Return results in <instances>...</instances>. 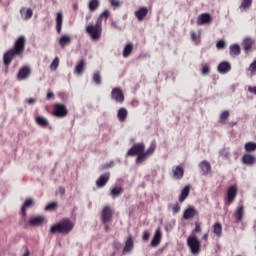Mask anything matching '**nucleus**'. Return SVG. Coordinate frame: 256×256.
<instances>
[{
	"instance_id": "nucleus-1",
	"label": "nucleus",
	"mask_w": 256,
	"mask_h": 256,
	"mask_svg": "<svg viewBox=\"0 0 256 256\" xmlns=\"http://www.w3.org/2000/svg\"><path fill=\"white\" fill-rule=\"evenodd\" d=\"M27 45V39L25 36H19L15 42L12 49L7 50L3 54V65L7 68L15 57H23V53H25V47Z\"/></svg>"
},
{
	"instance_id": "nucleus-2",
	"label": "nucleus",
	"mask_w": 256,
	"mask_h": 256,
	"mask_svg": "<svg viewBox=\"0 0 256 256\" xmlns=\"http://www.w3.org/2000/svg\"><path fill=\"white\" fill-rule=\"evenodd\" d=\"M75 224L68 218L63 219L62 221L52 225L50 227V233L55 235L56 233H61L62 235H69L73 231Z\"/></svg>"
},
{
	"instance_id": "nucleus-3",
	"label": "nucleus",
	"mask_w": 256,
	"mask_h": 256,
	"mask_svg": "<svg viewBox=\"0 0 256 256\" xmlns=\"http://www.w3.org/2000/svg\"><path fill=\"white\" fill-rule=\"evenodd\" d=\"M86 32L90 35L92 41H99L101 33H103V24L96 22L95 25L90 24L86 27Z\"/></svg>"
},
{
	"instance_id": "nucleus-4",
	"label": "nucleus",
	"mask_w": 256,
	"mask_h": 256,
	"mask_svg": "<svg viewBox=\"0 0 256 256\" xmlns=\"http://www.w3.org/2000/svg\"><path fill=\"white\" fill-rule=\"evenodd\" d=\"M187 245L192 255H199V253H201V241H199V238H197V236H189L187 238Z\"/></svg>"
},
{
	"instance_id": "nucleus-5",
	"label": "nucleus",
	"mask_w": 256,
	"mask_h": 256,
	"mask_svg": "<svg viewBox=\"0 0 256 256\" xmlns=\"http://www.w3.org/2000/svg\"><path fill=\"white\" fill-rule=\"evenodd\" d=\"M53 115L58 119H63L66 115H69V110H67L65 104L56 103L53 106Z\"/></svg>"
},
{
	"instance_id": "nucleus-6",
	"label": "nucleus",
	"mask_w": 256,
	"mask_h": 256,
	"mask_svg": "<svg viewBox=\"0 0 256 256\" xmlns=\"http://www.w3.org/2000/svg\"><path fill=\"white\" fill-rule=\"evenodd\" d=\"M145 144L144 143H137L134 144L127 152V157H141L144 154Z\"/></svg>"
},
{
	"instance_id": "nucleus-7",
	"label": "nucleus",
	"mask_w": 256,
	"mask_h": 256,
	"mask_svg": "<svg viewBox=\"0 0 256 256\" xmlns=\"http://www.w3.org/2000/svg\"><path fill=\"white\" fill-rule=\"evenodd\" d=\"M238 189L236 185H232L227 190V195L224 200L225 205H232L237 197Z\"/></svg>"
},
{
	"instance_id": "nucleus-8",
	"label": "nucleus",
	"mask_w": 256,
	"mask_h": 256,
	"mask_svg": "<svg viewBox=\"0 0 256 256\" xmlns=\"http://www.w3.org/2000/svg\"><path fill=\"white\" fill-rule=\"evenodd\" d=\"M111 99L116 103H123L125 101V94H123V90L119 87H115L111 91Z\"/></svg>"
},
{
	"instance_id": "nucleus-9",
	"label": "nucleus",
	"mask_w": 256,
	"mask_h": 256,
	"mask_svg": "<svg viewBox=\"0 0 256 256\" xmlns=\"http://www.w3.org/2000/svg\"><path fill=\"white\" fill-rule=\"evenodd\" d=\"M156 147L157 146L155 145V143H151L149 148L146 151L144 150V154L136 158V163H143V161H145L147 157H151V155L155 153Z\"/></svg>"
},
{
	"instance_id": "nucleus-10",
	"label": "nucleus",
	"mask_w": 256,
	"mask_h": 256,
	"mask_svg": "<svg viewBox=\"0 0 256 256\" xmlns=\"http://www.w3.org/2000/svg\"><path fill=\"white\" fill-rule=\"evenodd\" d=\"M30 76H31V67L23 66L20 68L17 74V79L18 81H25V79H29Z\"/></svg>"
},
{
	"instance_id": "nucleus-11",
	"label": "nucleus",
	"mask_w": 256,
	"mask_h": 256,
	"mask_svg": "<svg viewBox=\"0 0 256 256\" xmlns=\"http://www.w3.org/2000/svg\"><path fill=\"white\" fill-rule=\"evenodd\" d=\"M102 223L104 225H107V223H109V221H111V219H113V210L111 209V207L106 206L103 208L102 210Z\"/></svg>"
},
{
	"instance_id": "nucleus-12",
	"label": "nucleus",
	"mask_w": 256,
	"mask_h": 256,
	"mask_svg": "<svg viewBox=\"0 0 256 256\" xmlns=\"http://www.w3.org/2000/svg\"><path fill=\"white\" fill-rule=\"evenodd\" d=\"M213 18L209 13H203L198 16L197 25H211Z\"/></svg>"
},
{
	"instance_id": "nucleus-13",
	"label": "nucleus",
	"mask_w": 256,
	"mask_h": 256,
	"mask_svg": "<svg viewBox=\"0 0 256 256\" xmlns=\"http://www.w3.org/2000/svg\"><path fill=\"white\" fill-rule=\"evenodd\" d=\"M111 178V173H105L102 174L96 181V187H98V189H103V187H105V185H107V183H109V179Z\"/></svg>"
},
{
	"instance_id": "nucleus-14",
	"label": "nucleus",
	"mask_w": 256,
	"mask_h": 256,
	"mask_svg": "<svg viewBox=\"0 0 256 256\" xmlns=\"http://www.w3.org/2000/svg\"><path fill=\"white\" fill-rule=\"evenodd\" d=\"M31 207H35V200H33V198H28L21 207L22 217H27V209H31Z\"/></svg>"
},
{
	"instance_id": "nucleus-15",
	"label": "nucleus",
	"mask_w": 256,
	"mask_h": 256,
	"mask_svg": "<svg viewBox=\"0 0 256 256\" xmlns=\"http://www.w3.org/2000/svg\"><path fill=\"white\" fill-rule=\"evenodd\" d=\"M149 14V9L145 6L140 7L137 11L134 12V15L138 21H143Z\"/></svg>"
},
{
	"instance_id": "nucleus-16",
	"label": "nucleus",
	"mask_w": 256,
	"mask_h": 256,
	"mask_svg": "<svg viewBox=\"0 0 256 256\" xmlns=\"http://www.w3.org/2000/svg\"><path fill=\"white\" fill-rule=\"evenodd\" d=\"M242 45L245 53H251L253 51V45H255V40H253V38H245Z\"/></svg>"
},
{
	"instance_id": "nucleus-17",
	"label": "nucleus",
	"mask_w": 256,
	"mask_h": 256,
	"mask_svg": "<svg viewBox=\"0 0 256 256\" xmlns=\"http://www.w3.org/2000/svg\"><path fill=\"white\" fill-rule=\"evenodd\" d=\"M45 223L44 216H35L29 219L30 227H39V225H43Z\"/></svg>"
},
{
	"instance_id": "nucleus-18",
	"label": "nucleus",
	"mask_w": 256,
	"mask_h": 256,
	"mask_svg": "<svg viewBox=\"0 0 256 256\" xmlns=\"http://www.w3.org/2000/svg\"><path fill=\"white\" fill-rule=\"evenodd\" d=\"M199 167L202 171V175H209L211 173V163L207 160H203L199 163Z\"/></svg>"
},
{
	"instance_id": "nucleus-19",
	"label": "nucleus",
	"mask_w": 256,
	"mask_h": 256,
	"mask_svg": "<svg viewBox=\"0 0 256 256\" xmlns=\"http://www.w3.org/2000/svg\"><path fill=\"white\" fill-rule=\"evenodd\" d=\"M86 67L87 64H85V60H80L74 68V73H76V75H83V73H85Z\"/></svg>"
},
{
	"instance_id": "nucleus-20",
	"label": "nucleus",
	"mask_w": 256,
	"mask_h": 256,
	"mask_svg": "<svg viewBox=\"0 0 256 256\" xmlns=\"http://www.w3.org/2000/svg\"><path fill=\"white\" fill-rule=\"evenodd\" d=\"M125 189L121 186H115L110 190V196L112 199H117V197H121L123 195Z\"/></svg>"
},
{
	"instance_id": "nucleus-21",
	"label": "nucleus",
	"mask_w": 256,
	"mask_h": 256,
	"mask_svg": "<svg viewBox=\"0 0 256 256\" xmlns=\"http://www.w3.org/2000/svg\"><path fill=\"white\" fill-rule=\"evenodd\" d=\"M161 239H163V233H161V229H157L155 235L151 241L152 247H157L159 243H161Z\"/></svg>"
},
{
	"instance_id": "nucleus-22",
	"label": "nucleus",
	"mask_w": 256,
	"mask_h": 256,
	"mask_svg": "<svg viewBox=\"0 0 256 256\" xmlns=\"http://www.w3.org/2000/svg\"><path fill=\"white\" fill-rule=\"evenodd\" d=\"M195 215H198L195 207H189L186 209V211H184L183 219H185L187 221L189 219H193V217H195Z\"/></svg>"
},
{
	"instance_id": "nucleus-23",
	"label": "nucleus",
	"mask_w": 256,
	"mask_h": 256,
	"mask_svg": "<svg viewBox=\"0 0 256 256\" xmlns=\"http://www.w3.org/2000/svg\"><path fill=\"white\" fill-rule=\"evenodd\" d=\"M185 175V170L181 166H176L175 169H173V177L174 179H177L178 181L183 179V176Z\"/></svg>"
},
{
	"instance_id": "nucleus-24",
	"label": "nucleus",
	"mask_w": 256,
	"mask_h": 256,
	"mask_svg": "<svg viewBox=\"0 0 256 256\" xmlns=\"http://www.w3.org/2000/svg\"><path fill=\"white\" fill-rule=\"evenodd\" d=\"M63 28V12H58L56 14V31L61 34V29Z\"/></svg>"
},
{
	"instance_id": "nucleus-25",
	"label": "nucleus",
	"mask_w": 256,
	"mask_h": 256,
	"mask_svg": "<svg viewBox=\"0 0 256 256\" xmlns=\"http://www.w3.org/2000/svg\"><path fill=\"white\" fill-rule=\"evenodd\" d=\"M230 69H231V64L229 62H221L218 65V71L222 73V75H225V73H229Z\"/></svg>"
},
{
	"instance_id": "nucleus-26",
	"label": "nucleus",
	"mask_w": 256,
	"mask_h": 256,
	"mask_svg": "<svg viewBox=\"0 0 256 256\" xmlns=\"http://www.w3.org/2000/svg\"><path fill=\"white\" fill-rule=\"evenodd\" d=\"M128 115L129 112L125 108H120L117 113V118L120 121V123H125V120L127 119Z\"/></svg>"
},
{
	"instance_id": "nucleus-27",
	"label": "nucleus",
	"mask_w": 256,
	"mask_h": 256,
	"mask_svg": "<svg viewBox=\"0 0 256 256\" xmlns=\"http://www.w3.org/2000/svg\"><path fill=\"white\" fill-rule=\"evenodd\" d=\"M133 251V236H129L126 240L123 253H131Z\"/></svg>"
},
{
	"instance_id": "nucleus-28",
	"label": "nucleus",
	"mask_w": 256,
	"mask_h": 256,
	"mask_svg": "<svg viewBox=\"0 0 256 256\" xmlns=\"http://www.w3.org/2000/svg\"><path fill=\"white\" fill-rule=\"evenodd\" d=\"M229 51H230L231 57H237L241 55V47L239 46V44L231 45L229 48Z\"/></svg>"
},
{
	"instance_id": "nucleus-29",
	"label": "nucleus",
	"mask_w": 256,
	"mask_h": 256,
	"mask_svg": "<svg viewBox=\"0 0 256 256\" xmlns=\"http://www.w3.org/2000/svg\"><path fill=\"white\" fill-rule=\"evenodd\" d=\"M242 163H244V165H255V156L251 154H244L242 157Z\"/></svg>"
},
{
	"instance_id": "nucleus-30",
	"label": "nucleus",
	"mask_w": 256,
	"mask_h": 256,
	"mask_svg": "<svg viewBox=\"0 0 256 256\" xmlns=\"http://www.w3.org/2000/svg\"><path fill=\"white\" fill-rule=\"evenodd\" d=\"M191 191V186H185L179 196V202L183 203V201H185V199H187L189 197V193Z\"/></svg>"
},
{
	"instance_id": "nucleus-31",
	"label": "nucleus",
	"mask_w": 256,
	"mask_h": 256,
	"mask_svg": "<svg viewBox=\"0 0 256 256\" xmlns=\"http://www.w3.org/2000/svg\"><path fill=\"white\" fill-rule=\"evenodd\" d=\"M213 234L216 235V237H221L222 233H223V226L221 225V223L216 222L213 226Z\"/></svg>"
},
{
	"instance_id": "nucleus-32",
	"label": "nucleus",
	"mask_w": 256,
	"mask_h": 256,
	"mask_svg": "<svg viewBox=\"0 0 256 256\" xmlns=\"http://www.w3.org/2000/svg\"><path fill=\"white\" fill-rule=\"evenodd\" d=\"M36 123L40 127H44V128L49 127V120H47V118H45L43 116H37L36 117Z\"/></svg>"
},
{
	"instance_id": "nucleus-33",
	"label": "nucleus",
	"mask_w": 256,
	"mask_h": 256,
	"mask_svg": "<svg viewBox=\"0 0 256 256\" xmlns=\"http://www.w3.org/2000/svg\"><path fill=\"white\" fill-rule=\"evenodd\" d=\"M110 15H111V13L108 10H105L102 14L99 15L96 22L100 23V25H103V19H104V21H107V19H109Z\"/></svg>"
},
{
	"instance_id": "nucleus-34",
	"label": "nucleus",
	"mask_w": 256,
	"mask_h": 256,
	"mask_svg": "<svg viewBox=\"0 0 256 256\" xmlns=\"http://www.w3.org/2000/svg\"><path fill=\"white\" fill-rule=\"evenodd\" d=\"M231 114L229 113V110H225L220 114L219 117V123H221V125H225L227 123V119H229V116Z\"/></svg>"
},
{
	"instance_id": "nucleus-35",
	"label": "nucleus",
	"mask_w": 256,
	"mask_h": 256,
	"mask_svg": "<svg viewBox=\"0 0 256 256\" xmlns=\"http://www.w3.org/2000/svg\"><path fill=\"white\" fill-rule=\"evenodd\" d=\"M131 53H133V43H128L124 47L123 57L127 58V57H129V55H131Z\"/></svg>"
},
{
	"instance_id": "nucleus-36",
	"label": "nucleus",
	"mask_w": 256,
	"mask_h": 256,
	"mask_svg": "<svg viewBox=\"0 0 256 256\" xmlns=\"http://www.w3.org/2000/svg\"><path fill=\"white\" fill-rule=\"evenodd\" d=\"M69 43H71V37H69L68 35L61 36L59 40L60 47H65V45H69Z\"/></svg>"
},
{
	"instance_id": "nucleus-37",
	"label": "nucleus",
	"mask_w": 256,
	"mask_h": 256,
	"mask_svg": "<svg viewBox=\"0 0 256 256\" xmlns=\"http://www.w3.org/2000/svg\"><path fill=\"white\" fill-rule=\"evenodd\" d=\"M243 213H244V207L243 205H241L238 207L237 211L235 212L236 221H243Z\"/></svg>"
},
{
	"instance_id": "nucleus-38",
	"label": "nucleus",
	"mask_w": 256,
	"mask_h": 256,
	"mask_svg": "<svg viewBox=\"0 0 256 256\" xmlns=\"http://www.w3.org/2000/svg\"><path fill=\"white\" fill-rule=\"evenodd\" d=\"M92 81H93V83H95V85H101L102 80H101V72L100 71L94 72V74L92 76Z\"/></svg>"
},
{
	"instance_id": "nucleus-39",
	"label": "nucleus",
	"mask_w": 256,
	"mask_h": 256,
	"mask_svg": "<svg viewBox=\"0 0 256 256\" xmlns=\"http://www.w3.org/2000/svg\"><path fill=\"white\" fill-rule=\"evenodd\" d=\"M244 148L247 153H252L253 151H256V143L248 142L244 145Z\"/></svg>"
},
{
	"instance_id": "nucleus-40",
	"label": "nucleus",
	"mask_w": 256,
	"mask_h": 256,
	"mask_svg": "<svg viewBox=\"0 0 256 256\" xmlns=\"http://www.w3.org/2000/svg\"><path fill=\"white\" fill-rule=\"evenodd\" d=\"M220 156L226 160H229L231 159V152H229V149L224 148L220 151Z\"/></svg>"
},
{
	"instance_id": "nucleus-41",
	"label": "nucleus",
	"mask_w": 256,
	"mask_h": 256,
	"mask_svg": "<svg viewBox=\"0 0 256 256\" xmlns=\"http://www.w3.org/2000/svg\"><path fill=\"white\" fill-rule=\"evenodd\" d=\"M89 9L90 11H97V9H99V1H90Z\"/></svg>"
},
{
	"instance_id": "nucleus-42",
	"label": "nucleus",
	"mask_w": 256,
	"mask_h": 256,
	"mask_svg": "<svg viewBox=\"0 0 256 256\" xmlns=\"http://www.w3.org/2000/svg\"><path fill=\"white\" fill-rule=\"evenodd\" d=\"M57 67H59V57H56L50 64V69L52 71H57Z\"/></svg>"
},
{
	"instance_id": "nucleus-43",
	"label": "nucleus",
	"mask_w": 256,
	"mask_h": 256,
	"mask_svg": "<svg viewBox=\"0 0 256 256\" xmlns=\"http://www.w3.org/2000/svg\"><path fill=\"white\" fill-rule=\"evenodd\" d=\"M201 73L202 75H209V73H211V68L209 67V65L205 64L202 67Z\"/></svg>"
},
{
	"instance_id": "nucleus-44",
	"label": "nucleus",
	"mask_w": 256,
	"mask_h": 256,
	"mask_svg": "<svg viewBox=\"0 0 256 256\" xmlns=\"http://www.w3.org/2000/svg\"><path fill=\"white\" fill-rule=\"evenodd\" d=\"M54 209H57V202H51L45 208L46 211H54Z\"/></svg>"
},
{
	"instance_id": "nucleus-45",
	"label": "nucleus",
	"mask_w": 256,
	"mask_h": 256,
	"mask_svg": "<svg viewBox=\"0 0 256 256\" xmlns=\"http://www.w3.org/2000/svg\"><path fill=\"white\" fill-rule=\"evenodd\" d=\"M201 224L199 222H195V229L192 231V235H197V233H201Z\"/></svg>"
},
{
	"instance_id": "nucleus-46",
	"label": "nucleus",
	"mask_w": 256,
	"mask_h": 256,
	"mask_svg": "<svg viewBox=\"0 0 256 256\" xmlns=\"http://www.w3.org/2000/svg\"><path fill=\"white\" fill-rule=\"evenodd\" d=\"M249 7H251V1H243L240 5V9H242V11H245V9H249Z\"/></svg>"
},
{
	"instance_id": "nucleus-47",
	"label": "nucleus",
	"mask_w": 256,
	"mask_h": 256,
	"mask_svg": "<svg viewBox=\"0 0 256 256\" xmlns=\"http://www.w3.org/2000/svg\"><path fill=\"white\" fill-rule=\"evenodd\" d=\"M33 17V10L31 8H28L25 12L24 19H31Z\"/></svg>"
},
{
	"instance_id": "nucleus-48",
	"label": "nucleus",
	"mask_w": 256,
	"mask_h": 256,
	"mask_svg": "<svg viewBox=\"0 0 256 256\" xmlns=\"http://www.w3.org/2000/svg\"><path fill=\"white\" fill-rule=\"evenodd\" d=\"M216 47H217V49H225V47H226L225 41L219 40V41L216 43Z\"/></svg>"
},
{
	"instance_id": "nucleus-49",
	"label": "nucleus",
	"mask_w": 256,
	"mask_h": 256,
	"mask_svg": "<svg viewBox=\"0 0 256 256\" xmlns=\"http://www.w3.org/2000/svg\"><path fill=\"white\" fill-rule=\"evenodd\" d=\"M149 237H151V233H149V231H144L142 236L143 241H149Z\"/></svg>"
},
{
	"instance_id": "nucleus-50",
	"label": "nucleus",
	"mask_w": 256,
	"mask_h": 256,
	"mask_svg": "<svg viewBox=\"0 0 256 256\" xmlns=\"http://www.w3.org/2000/svg\"><path fill=\"white\" fill-rule=\"evenodd\" d=\"M248 69H249V71H251V73H255V71H256V60L250 64Z\"/></svg>"
},
{
	"instance_id": "nucleus-51",
	"label": "nucleus",
	"mask_w": 256,
	"mask_h": 256,
	"mask_svg": "<svg viewBox=\"0 0 256 256\" xmlns=\"http://www.w3.org/2000/svg\"><path fill=\"white\" fill-rule=\"evenodd\" d=\"M172 211L174 214L179 213V211H181V206H179V204L174 205Z\"/></svg>"
},
{
	"instance_id": "nucleus-52",
	"label": "nucleus",
	"mask_w": 256,
	"mask_h": 256,
	"mask_svg": "<svg viewBox=\"0 0 256 256\" xmlns=\"http://www.w3.org/2000/svg\"><path fill=\"white\" fill-rule=\"evenodd\" d=\"M111 7H113V9H117V7H121V2H119V1H112L111 2Z\"/></svg>"
},
{
	"instance_id": "nucleus-53",
	"label": "nucleus",
	"mask_w": 256,
	"mask_h": 256,
	"mask_svg": "<svg viewBox=\"0 0 256 256\" xmlns=\"http://www.w3.org/2000/svg\"><path fill=\"white\" fill-rule=\"evenodd\" d=\"M112 247L116 249V251H119V249H121V244L117 241H114Z\"/></svg>"
},
{
	"instance_id": "nucleus-54",
	"label": "nucleus",
	"mask_w": 256,
	"mask_h": 256,
	"mask_svg": "<svg viewBox=\"0 0 256 256\" xmlns=\"http://www.w3.org/2000/svg\"><path fill=\"white\" fill-rule=\"evenodd\" d=\"M248 91L249 93H253V95H256V86H249Z\"/></svg>"
},
{
	"instance_id": "nucleus-55",
	"label": "nucleus",
	"mask_w": 256,
	"mask_h": 256,
	"mask_svg": "<svg viewBox=\"0 0 256 256\" xmlns=\"http://www.w3.org/2000/svg\"><path fill=\"white\" fill-rule=\"evenodd\" d=\"M55 98V94L53 92H48L47 93V96H46V99H54Z\"/></svg>"
},
{
	"instance_id": "nucleus-56",
	"label": "nucleus",
	"mask_w": 256,
	"mask_h": 256,
	"mask_svg": "<svg viewBox=\"0 0 256 256\" xmlns=\"http://www.w3.org/2000/svg\"><path fill=\"white\" fill-rule=\"evenodd\" d=\"M191 39H192V41H197V39H198L197 33L192 32L191 33Z\"/></svg>"
},
{
	"instance_id": "nucleus-57",
	"label": "nucleus",
	"mask_w": 256,
	"mask_h": 256,
	"mask_svg": "<svg viewBox=\"0 0 256 256\" xmlns=\"http://www.w3.org/2000/svg\"><path fill=\"white\" fill-rule=\"evenodd\" d=\"M35 98H30V99H28V100H26V103L28 104V105H33V103H35Z\"/></svg>"
},
{
	"instance_id": "nucleus-58",
	"label": "nucleus",
	"mask_w": 256,
	"mask_h": 256,
	"mask_svg": "<svg viewBox=\"0 0 256 256\" xmlns=\"http://www.w3.org/2000/svg\"><path fill=\"white\" fill-rule=\"evenodd\" d=\"M202 239H203V241H208V239H209V234H208V233L204 234V235L202 236Z\"/></svg>"
},
{
	"instance_id": "nucleus-59",
	"label": "nucleus",
	"mask_w": 256,
	"mask_h": 256,
	"mask_svg": "<svg viewBox=\"0 0 256 256\" xmlns=\"http://www.w3.org/2000/svg\"><path fill=\"white\" fill-rule=\"evenodd\" d=\"M59 192H60V195H65V188L60 187Z\"/></svg>"
},
{
	"instance_id": "nucleus-60",
	"label": "nucleus",
	"mask_w": 256,
	"mask_h": 256,
	"mask_svg": "<svg viewBox=\"0 0 256 256\" xmlns=\"http://www.w3.org/2000/svg\"><path fill=\"white\" fill-rule=\"evenodd\" d=\"M109 229H110V228H109V225L106 224V225H105V231H106V233L109 232Z\"/></svg>"
},
{
	"instance_id": "nucleus-61",
	"label": "nucleus",
	"mask_w": 256,
	"mask_h": 256,
	"mask_svg": "<svg viewBox=\"0 0 256 256\" xmlns=\"http://www.w3.org/2000/svg\"><path fill=\"white\" fill-rule=\"evenodd\" d=\"M235 125H237V122H231V123H230V127H233V126H235Z\"/></svg>"
},
{
	"instance_id": "nucleus-62",
	"label": "nucleus",
	"mask_w": 256,
	"mask_h": 256,
	"mask_svg": "<svg viewBox=\"0 0 256 256\" xmlns=\"http://www.w3.org/2000/svg\"><path fill=\"white\" fill-rule=\"evenodd\" d=\"M74 9H77V4L74 5Z\"/></svg>"
},
{
	"instance_id": "nucleus-63",
	"label": "nucleus",
	"mask_w": 256,
	"mask_h": 256,
	"mask_svg": "<svg viewBox=\"0 0 256 256\" xmlns=\"http://www.w3.org/2000/svg\"><path fill=\"white\" fill-rule=\"evenodd\" d=\"M24 11H25L24 9L21 10L22 15H23Z\"/></svg>"
},
{
	"instance_id": "nucleus-64",
	"label": "nucleus",
	"mask_w": 256,
	"mask_h": 256,
	"mask_svg": "<svg viewBox=\"0 0 256 256\" xmlns=\"http://www.w3.org/2000/svg\"><path fill=\"white\" fill-rule=\"evenodd\" d=\"M112 256H115V252L112 254Z\"/></svg>"
}]
</instances>
